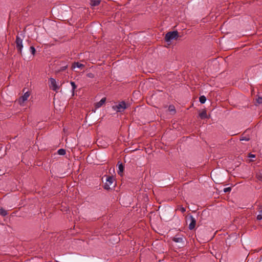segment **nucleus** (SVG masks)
<instances>
[{
  "mask_svg": "<svg viewBox=\"0 0 262 262\" xmlns=\"http://www.w3.org/2000/svg\"><path fill=\"white\" fill-rule=\"evenodd\" d=\"M178 32L177 31H173L167 32L165 36V40L166 42H170L171 40L177 39L178 37Z\"/></svg>",
  "mask_w": 262,
  "mask_h": 262,
  "instance_id": "1",
  "label": "nucleus"
},
{
  "mask_svg": "<svg viewBox=\"0 0 262 262\" xmlns=\"http://www.w3.org/2000/svg\"><path fill=\"white\" fill-rule=\"evenodd\" d=\"M126 108V104L124 101H121L118 104L113 105L112 108L117 112H122Z\"/></svg>",
  "mask_w": 262,
  "mask_h": 262,
  "instance_id": "2",
  "label": "nucleus"
},
{
  "mask_svg": "<svg viewBox=\"0 0 262 262\" xmlns=\"http://www.w3.org/2000/svg\"><path fill=\"white\" fill-rule=\"evenodd\" d=\"M49 81L50 88L52 89L53 91L57 92L60 88V86L57 84L56 80L53 78H50L49 79Z\"/></svg>",
  "mask_w": 262,
  "mask_h": 262,
  "instance_id": "3",
  "label": "nucleus"
},
{
  "mask_svg": "<svg viewBox=\"0 0 262 262\" xmlns=\"http://www.w3.org/2000/svg\"><path fill=\"white\" fill-rule=\"evenodd\" d=\"M16 47L18 50V53H21L22 50L23 48V39L17 36L16 37Z\"/></svg>",
  "mask_w": 262,
  "mask_h": 262,
  "instance_id": "4",
  "label": "nucleus"
},
{
  "mask_svg": "<svg viewBox=\"0 0 262 262\" xmlns=\"http://www.w3.org/2000/svg\"><path fill=\"white\" fill-rule=\"evenodd\" d=\"M114 182V179L113 177L111 176H106L105 179V182L104 184V188L105 189H110V186L112 185Z\"/></svg>",
  "mask_w": 262,
  "mask_h": 262,
  "instance_id": "5",
  "label": "nucleus"
},
{
  "mask_svg": "<svg viewBox=\"0 0 262 262\" xmlns=\"http://www.w3.org/2000/svg\"><path fill=\"white\" fill-rule=\"evenodd\" d=\"M173 241L176 243H184V236L182 235L177 234L173 238Z\"/></svg>",
  "mask_w": 262,
  "mask_h": 262,
  "instance_id": "6",
  "label": "nucleus"
},
{
  "mask_svg": "<svg viewBox=\"0 0 262 262\" xmlns=\"http://www.w3.org/2000/svg\"><path fill=\"white\" fill-rule=\"evenodd\" d=\"M30 93L29 92H26L24 93V94L21 97H20L19 99V101L20 103H24L25 101H26L28 97H29L30 96Z\"/></svg>",
  "mask_w": 262,
  "mask_h": 262,
  "instance_id": "7",
  "label": "nucleus"
},
{
  "mask_svg": "<svg viewBox=\"0 0 262 262\" xmlns=\"http://www.w3.org/2000/svg\"><path fill=\"white\" fill-rule=\"evenodd\" d=\"M191 219V222L189 225V229L190 230H192L194 228L195 224H196V221L195 219L192 216H190Z\"/></svg>",
  "mask_w": 262,
  "mask_h": 262,
  "instance_id": "8",
  "label": "nucleus"
},
{
  "mask_svg": "<svg viewBox=\"0 0 262 262\" xmlns=\"http://www.w3.org/2000/svg\"><path fill=\"white\" fill-rule=\"evenodd\" d=\"M106 101V98H102L99 102H97L95 104V106L96 108H98L102 106Z\"/></svg>",
  "mask_w": 262,
  "mask_h": 262,
  "instance_id": "9",
  "label": "nucleus"
},
{
  "mask_svg": "<svg viewBox=\"0 0 262 262\" xmlns=\"http://www.w3.org/2000/svg\"><path fill=\"white\" fill-rule=\"evenodd\" d=\"M68 64L66 63H64L62 65L59 69H57L55 71L56 73H58L60 72L63 71L67 69L68 68Z\"/></svg>",
  "mask_w": 262,
  "mask_h": 262,
  "instance_id": "10",
  "label": "nucleus"
},
{
  "mask_svg": "<svg viewBox=\"0 0 262 262\" xmlns=\"http://www.w3.org/2000/svg\"><path fill=\"white\" fill-rule=\"evenodd\" d=\"M101 0H90V4L92 7L98 6Z\"/></svg>",
  "mask_w": 262,
  "mask_h": 262,
  "instance_id": "11",
  "label": "nucleus"
},
{
  "mask_svg": "<svg viewBox=\"0 0 262 262\" xmlns=\"http://www.w3.org/2000/svg\"><path fill=\"white\" fill-rule=\"evenodd\" d=\"M199 116L202 119H204L208 118V117L207 115L206 111L205 110L202 111L201 113H200Z\"/></svg>",
  "mask_w": 262,
  "mask_h": 262,
  "instance_id": "12",
  "label": "nucleus"
},
{
  "mask_svg": "<svg viewBox=\"0 0 262 262\" xmlns=\"http://www.w3.org/2000/svg\"><path fill=\"white\" fill-rule=\"evenodd\" d=\"M73 68H82L84 67V65L82 63H80L79 62H74L73 64Z\"/></svg>",
  "mask_w": 262,
  "mask_h": 262,
  "instance_id": "13",
  "label": "nucleus"
},
{
  "mask_svg": "<svg viewBox=\"0 0 262 262\" xmlns=\"http://www.w3.org/2000/svg\"><path fill=\"white\" fill-rule=\"evenodd\" d=\"M57 153L59 155H64L66 154V151L64 148H59L57 151Z\"/></svg>",
  "mask_w": 262,
  "mask_h": 262,
  "instance_id": "14",
  "label": "nucleus"
},
{
  "mask_svg": "<svg viewBox=\"0 0 262 262\" xmlns=\"http://www.w3.org/2000/svg\"><path fill=\"white\" fill-rule=\"evenodd\" d=\"M168 110L169 112H171L172 114L176 113L175 107L172 105H170L168 107Z\"/></svg>",
  "mask_w": 262,
  "mask_h": 262,
  "instance_id": "15",
  "label": "nucleus"
},
{
  "mask_svg": "<svg viewBox=\"0 0 262 262\" xmlns=\"http://www.w3.org/2000/svg\"><path fill=\"white\" fill-rule=\"evenodd\" d=\"M199 101L201 103L204 104L206 101V98L205 96H200L199 98Z\"/></svg>",
  "mask_w": 262,
  "mask_h": 262,
  "instance_id": "16",
  "label": "nucleus"
},
{
  "mask_svg": "<svg viewBox=\"0 0 262 262\" xmlns=\"http://www.w3.org/2000/svg\"><path fill=\"white\" fill-rule=\"evenodd\" d=\"M118 169H119V171H118V173L119 174L120 173H121V172H123V166L122 163H120V164L118 163Z\"/></svg>",
  "mask_w": 262,
  "mask_h": 262,
  "instance_id": "17",
  "label": "nucleus"
},
{
  "mask_svg": "<svg viewBox=\"0 0 262 262\" xmlns=\"http://www.w3.org/2000/svg\"><path fill=\"white\" fill-rule=\"evenodd\" d=\"M0 214L3 216H5L7 214V212L4 209H0Z\"/></svg>",
  "mask_w": 262,
  "mask_h": 262,
  "instance_id": "18",
  "label": "nucleus"
},
{
  "mask_svg": "<svg viewBox=\"0 0 262 262\" xmlns=\"http://www.w3.org/2000/svg\"><path fill=\"white\" fill-rule=\"evenodd\" d=\"M256 101V103L258 104L262 103V96H258Z\"/></svg>",
  "mask_w": 262,
  "mask_h": 262,
  "instance_id": "19",
  "label": "nucleus"
},
{
  "mask_svg": "<svg viewBox=\"0 0 262 262\" xmlns=\"http://www.w3.org/2000/svg\"><path fill=\"white\" fill-rule=\"evenodd\" d=\"M257 178L260 181H262V171H259L256 174Z\"/></svg>",
  "mask_w": 262,
  "mask_h": 262,
  "instance_id": "20",
  "label": "nucleus"
},
{
  "mask_svg": "<svg viewBox=\"0 0 262 262\" xmlns=\"http://www.w3.org/2000/svg\"><path fill=\"white\" fill-rule=\"evenodd\" d=\"M30 52L31 53V54L32 55H34L35 54V52H36V50H35V48L34 47H33V46L30 47Z\"/></svg>",
  "mask_w": 262,
  "mask_h": 262,
  "instance_id": "21",
  "label": "nucleus"
},
{
  "mask_svg": "<svg viewBox=\"0 0 262 262\" xmlns=\"http://www.w3.org/2000/svg\"><path fill=\"white\" fill-rule=\"evenodd\" d=\"M70 84H71V85L72 86V91H73V92H74V90L76 89L77 86H76L75 83L73 81H71Z\"/></svg>",
  "mask_w": 262,
  "mask_h": 262,
  "instance_id": "22",
  "label": "nucleus"
},
{
  "mask_svg": "<svg viewBox=\"0 0 262 262\" xmlns=\"http://www.w3.org/2000/svg\"><path fill=\"white\" fill-rule=\"evenodd\" d=\"M257 220H262V210L259 211V214L257 215Z\"/></svg>",
  "mask_w": 262,
  "mask_h": 262,
  "instance_id": "23",
  "label": "nucleus"
},
{
  "mask_svg": "<svg viewBox=\"0 0 262 262\" xmlns=\"http://www.w3.org/2000/svg\"><path fill=\"white\" fill-rule=\"evenodd\" d=\"M231 190V188L230 187L224 188L223 189V191L225 193L230 192Z\"/></svg>",
  "mask_w": 262,
  "mask_h": 262,
  "instance_id": "24",
  "label": "nucleus"
},
{
  "mask_svg": "<svg viewBox=\"0 0 262 262\" xmlns=\"http://www.w3.org/2000/svg\"><path fill=\"white\" fill-rule=\"evenodd\" d=\"M178 209L182 213H184L186 211V209L185 208H184V207L183 206H180L179 208H178Z\"/></svg>",
  "mask_w": 262,
  "mask_h": 262,
  "instance_id": "25",
  "label": "nucleus"
},
{
  "mask_svg": "<svg viewBox=\"0 0 262 262\" xmlns=\"http://www.w3.org/2000/svg\"><path fill=\"white\" fill-rule=\"evenodd\" d=\"M248 157L250 158H254L255 157V155H254V154H252L251 153H250L249 154Z\"/></svg>",
  "mask_w": 262,
  "mask_h": 262,
  "instance_id": "26",
  "label": "nucleus"
},
{
  "mask_svg": "<svg viewBox=\"0 0 262 262\" xmlns=\"http://www.w3.org/2000/svg\"><path fill=\"white\" fill-rule=\"evenodd\" d=\"M87 76L89 78H93L94 77L93 74L92 73H88L87 74Z\"/></svg>",
  "mask_w": 262,
  "mask_h": 262,
  "instance_id": "27",
  "label": "nucleus"
},
{
  "mask_svg": "<svg viewBox=\"0 0 262 262\" xmlns=\"http://www.w3.org/2000/svg\"><path fill=\"white\" fill-rule=\"evenodd\" d=\"M241 140L248 141V140H249V139L245 138H243Z\"/></svg>",
  "mask_w": 262,
  "mask_h": 262,
  "instance_id": "28",
  "label": "nucleus"
},
{
  "mask_svg": "<svg viewBox=\"0 0 262 262\" xmlns=\"http://www.w3.org/2000/svg\"><path fill=\"white\" fill-rule=\"evenodd\" d=\"M138 148H136L135 149L133 150L132 151H135L136 150L138 149Z\"/></svg>",
  "mask_w": 262,
  "mask_h": 262,
  "instance_id": "29",
  "label": "nucleus"
}]
</instances>
